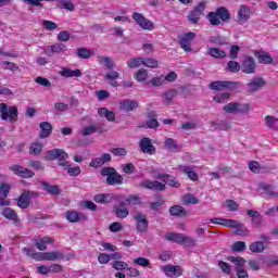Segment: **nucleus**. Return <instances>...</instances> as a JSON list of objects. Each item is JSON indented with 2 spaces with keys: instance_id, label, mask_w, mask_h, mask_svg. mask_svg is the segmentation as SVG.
Masks as SVG:
<instances>
[{
  "instance_id": "1",
  "label": "nucleus",
  "mask_w": 278,
  "mask_h": 278,
  "mask_svg": "<svg viewBox=\"0 0 278 278\" xmlns=\"http://www.w3.org/2000/svg\"><path fill=\"white\" fill-rule=\"evenodd\" d=\"M164 240L175 242L176 244H188L189 247H194V244H197L194 239L179 232H167L164 235Z\"/></svg>"
},
{
  "instance_id": "2",
  "label": "nucleus",
  "mask_w": 278,
  "mask_h": 278,
  "mask_svg": "<svg viewBox=\"0 0 278 278\" xmlns=\"http://www.w3.org/2000/svg\"><path fill=\"white\" fill-rule=\"evenodd\" d=\"M0 118L2 121H9L10 123H16V121H18V108L0 103Z\"/></svg>"
},
{
  "instance_id": "3",
  "label": "nucleus",
  "mask_w": 278,
  "mask_h": 278,
  "mask_svg": "<svg viewBox=\"0 0 278 278\" xmlns=\"http://www.w3.org/2000/svg\"><path fill=\"white\" fill-rule=\"evenodd\" d=\"M100 175H102V177H106L109 186H121L123 184V176L116 173L114 167L102 168Z\"/></svg>"
},
{
  "instance_id": "4",
  "label": "nucleus",
  "mask_w": 278,
  "mask_h": 278,
  "mask_svg": "<svg viewBox=\"0 0 278 278\" xmlns=\"http://www.w3.org/2000/svg\"><path fill=\"white\" fill-rule=\"evenodd\" d=\"M251 104L249 103H228L224 106V112L227 114H249Z\"/></svg>"
},
{
  "instance_id": "5",
  "label": "nucleus",
  "mask_w": 278,
  "mask_h": 278,
  "mask_svg": "<svg viewBox=\"0 0 278 278\" xmlns=\"http://www.w3.org/2000/svg\"><path fill=\"white\" fill-rule=\"evenodd\" d=\"M139 188H143L144 190H153L154 192H162L166 190V185L157 180L144 179L139 182Z\"/></svg>"
},
{
  "instance_id": "6",
  "label": "nucleus",
  "mask_w": 278,
  "mask_h": 278,
  "mask_svg": "<svg viewBox=\"0 0 278 278\" xmlns=\"http://www.w3.org/2000/svg\"><path fill=\"white\" fill-rule=\"evenodd\" d=\"M132 18L141 29H146L147 31H153L155 29V24L138 12L132 13Z\"/></svg>"
},
{
  "instance_id": "7",
  "label": "nucleus",
  "mask_w": 278,
  "mask_h": 278,
  "mask_svg": "<svg viewBox=\"0 0 278 278\" xmlns=\"http://www.w3.org/2000/svg\"><path fill=\"white\" fill-rule=\"evenodd\" d=\"M9 170H11L15 175H17V177H22V179H31V177H34V175H36L29 168L24 167L18 164L9 166Z\"/></svg>"
},
{
  "instance_id": "8",
  "label": "nucleus",
  "mask_w": 278,
  "mask_h": 278,
  "mask_svg": "<svg viewBox=\"0 0 278 278\" xmlns=\"http://www.w3.org/2000/svg\"><path fill=\"white\" fill-rule=\"evenodd\" d=\"M205 11V2H200L194 10H192L188 16L187 20L189 23H192V25H197L199 23V18H201L203 12Z\"/></svg>"
},
{
  "instance_id": "9",
  "label": "nucleus",
  "mask_w": 278,
  "mask_h": 278,
  "mask_svg": "<svg viewBox=\"0 0 278 278\" xmlns=\"http://www.w3.org/2000/svg\"><path fill=\"white\" fill-rule=\"evenodd\" d=\"M161 270L164 271V275H166V277L170 278H177L184 275V268H181V266L178 265H163L161 266Z\"/></svg>"
},
{
  "instance_id": "10",
  "label": "nucleus",
  "mask_w": 278,
  "mask_h": 278,
  "mask_svg": "<svg viewBox=\"0 0 278 278\" xmlns=\"http://www.w3.org/2000/svg\"><path fill=\"white\" fill-rule=\"evenodd\" d=\"M249 18H251V8L247 4H241L237 12V23L244 25Z\"/></svg>"
},
{
  "instance_id": "11",
  "label": "nucleus",
  "mask_w": 278,
  "mask_h": 278,
  "mask_svg": "<svg viewBox=\"0 0 278 278\" xmlns=\"http://www.w3.org/2000/svg\"><path fill=\"white\" fill-rule=\"evenodd\" d=\"M197 34L192 31L181 35L179 41L181 49H184V51H186L187 53H190V51H192L190 42H192V40H194Z\"/></svg>"
},
{
  "instance_id": "12",
  "label": "nucleus",
  "mask_w": 278,
  "mask_h": 278,
  "mask_svg": "<svg viewBox=\"0 0 278 278\" xmlns=\"http://www.w3.org/2000/svg\"><path fill=\"white\" fill-rule=\"evenodd\" d=\"M134 220L137 223V231L139 233H144L149 229V219L147 216L140 212L134 215Z\"/></svg>"
},
{
  "instance_id": "13",
  "label": "nucleus",
  "mask_w": 278,
  "mask_h": 278,
  "mask_svg": "<svg viewBox=\"0 0 278 278\" xmlns=\"http://www.w3.org/2000/svg\"><path fill=\"white\" fill-rule=\"evenodd\" d=\"M155 179L163 180L164 184L169 186L170 188H181V182L175 177L169 174H156Z\"/></svg>"
},
{
  "instance_id": "14",
  "label": "nucleus",
  "mask_w": 278,
  "mask_h": 278,
  "mask_svg": "<svg viewBox=\"0 0 278 278\" xmlns=\"http://www.w3.org/2000/svg\"><path fill=\"white\" fill-rule=\"evenodd\" d=\"M45 160L47 161H53V160H68V153H66L64 150L62 149H53V150H49L46 155H45Z\"/></svg>"
},
{
  "instance_id": "15",
  "label": "nucleus",
  "mask_w": 278,
  "mask_h": 278,
  "mask_svg": "<svg viewBox=\"0 0 278 278\" xmlns=\"http://www.w3.org/2000/svg\"><path fill=\"white\" fill-rule=\"evenodd\" d=\"M255 67V59H253V56H247L241 64V71L247 75H253Z\"/></svg>"
},
{
  "instance_id": "16",
  "label": "nucleus",
  "mask_w": 278,
  "mask_h": 278,
  "mask_svg": "<svg viewBox=\"0 0 278 278\" xmlns=\"http://www.w3.org/2000/svg\"><path fill=\"white\" fill-rule=\"evenodd\" d=\"M138 101L132 99H123L119 101V110L122 112H134V110H138Z\"/></svg>"
},
{
  "instance_id": "17",
  "label": "nucleus",
  "mask_w": 278,
  "mask_h": 278,
  "mask_svg": "<svg viewBox=\"0 0 278 278\" xmlns=\"http://www.w3.org/2000/svg\"><path fill=\"white\" fill-rule=\"evenodd\" d=\"M139 147L142 153H148L149 155L155 154V146H153L151 138H142L139 142Z\"/></svg>"
},
{
  "instance_id": "18",
  "label": "nucleus",
  "mask_w": 278,
  "mask_h": 278,
  "mask_svg": "<svg viewBox=\"0 0 278 278\" xmlns=\"http://www.w3.org/2000/svg\"><path fill=\"white\" fill-rule=\"evenodd\" d=\"M108 162H112V155L110 153H104L99 157L92 159L89 166L91 168H101L103 164H108Z\"/></svg>"
},
{
  "instance_id": "19",
  "label": "nucleus",
  "mask_w": 278,
  "mask_h": 278,
  "mask_svg": "<svg viewBox=\"0 0 278 278\" xmlns=\"http://www.w3.org/2000/svg\"><path fill=\"white\" fill-rule=\"evenodd\" d=\"M208 88H211V90H227V88L231 89V88H236V83L233 81H225V80H217V81H213L208 85Z\"/></svg>"
},
{
  "instance_id": "20",
  "label": "nucleus",
  "mask_w": 278,
  "mask_h": 278,
  "mask_svg": "<svg viewBox=\"0 0 278 278\" xmlns=\"http://www.w3.org/2000/svg\"><path fill=\"white\" fill-rule=\"evenodd\" d=\"M8 194H10V185L0 182V205L2 207H8V205H10V201L5 200Z\"/></svg>"
},
{
  "instance_id": "21",
  "label": "nucleus",
  "mask_w": 278,
  "mask_h": 278,
  "mask_svg": "<svg viewBox=\"0 0 278 278\" xmlns=\"http://www.w3.org/2000/svg\"><path fill=\"white\" fill-rule=\"evenodd\" d=\"M211 223L214 225H222L223 227H227L228 229H236L240 222L235 219H225V218H211Z\"/></svg>"
},
{
  "instance_id": "22",
  "label": "nucleus",
  "mask_w": 278,
  "mask_h": 278,
  "mask_svg": "<svg viewBox=\"0 0 278 278\" xmlns=\"http://www.w3.org/2000/svg\"><path fill=\"white\" fill-rule=\"evenodd\" d=\"M266 81L264 78H254L247 85L248 92H257L261 88H264Z\"/></svg>"
},
{
  "instance_id": "23",
  "label": "nucleus",
  "mask_w": 278,
  "mask_h": 278,
  "mask_svg": "<svg viewBox=\"0 0 278 278\" xmlns=\"http://www.w3.org/2000/svg\"><path fill=\"white\" fill-rule=\"evenodd\" d=\"M93 201L96 203L108 205V203H112V201H114V194H112V193H98L93 197Z\"/></svg>"
},
{
  "instance_id": "24",
  "label": "nucleus",
  "mask_w": 278,
  "mask_h": 278,
  "mask_svg": "<svg viewBox=\"0 0 278 278\" xmlns=\"http://www.w3.org/2000/svg\"><path fill=\"white\" fill-rule=\"evenodd\" d=\"M260 64H273V56L266 51H257L254 53Z\"/></svg>"
},
{
  "instance_id": "25",
  "label": "nucleus",
  "mask_w": 278,
  "mask_h": 278,
  "mask_svg": "<svg viewBox=\"0 0 278 278\" xmlns=\"http://www.w3.org/2000/svg\"><path fill=\"white\" fill-rule=\"evenodd\" d=\"M41 129L39 134V138H49L51 136V131H53V126L49 122H42L39 124Z\"/></svg>"
},
{
  "instance_id": "26",
  "label": "nucleus",
  "mask_w": 278,
  "mask_h": 278,
  "mask_svg": "<svg viewBox=\"0 0 278 278\" xmlns=\"http://www.w3.org/2000/svg\"><path fill=\"white\" fill-rule=\"evenodd\" d=\"M177 89H168L162 94V99L165 105H172L173 99L177 97Z\"/></svg>"
},
{
  "instance_id": "27",
  "label": "nucleus",
  "mask_w": 278,
  "mask_h": 278,
  "mask_svg": "<svg viewBox=\"0 0 278 278\" xmlns=\"http://www.w3.org/2000/svg\"><path fill=\"white\" fill-rule=\"evenodd\" d=\"M65 218L70 223H78V220H86V216L75 211H67L65 213Z\"/></svg>"
},
{
  "instance_id": "28",
  "label": "nucleus",
  "mask_w": 278,
  "mask_h": 278,
  "mask_svg": "<svg viewBox=\"0 0 278 278\" xmlns=\"http://www.w3.org/2000/svg\"><path fill=\"white\" fill-rule=\"evenodd\" d=\"M98 114L101 118H106L110 123H114L116 121V114L113 111H109L108 108L99 109Z\"/></svg>"
},
{
  "instance_id": "29",
  "label": "nucleus",
  "mask_w": 278,
  "mask_h": 278,
  "mask_svg": "<svg viewBox=\"0 0 278 278\" xmlns=\"http://www.w3.org/2000/svg\"><path fill=\"white\" fill-rule=\"evenodd\" d=\"M59 75H61V77H65V78L81 77V71L63 67L62 71L59 72Z\"/></svg>"
},
{
  "instance_id": "30",
  "label": "nucleus",
  "mask_w": 278,
  "mask_h": 278,
  "mask_svg": "<svg viewBox=\"0 0 278 278\" xmlns=\"http://www.w3.org/2000/svg\"><path fill=\"white\" fill-rule=\"evenodd\" d=\"M53 242H55L53 238L43 237L35 241V247H37L39 251H47V244H53Z\"/></svg>"
},
{
  "instance_id": "31",
  "label": "nucleus",
  "mask_w": 278,
  "mask_h": 278,
  "mask_svg": "<svg viewBox=\"0 0 278 278\" xmlns=\"http://www.w3.org/2000/svg\"><path fill=\"white\" fill-rule=\"evenodd\" d=\"M207 54L211 55V58H214L215 60H223V58H227V52L214 47L208 48Z\"/></svg>"
},
{
  "instance_id": "32",
  "label": "nucleus",
  "mask_w": 278,
  "mask_h": 278,
  "mask_svg": "<svg viewBox=\"0 0 278 278\" xmlns=\"http://www.w3.org/2000/svg\"><path fill=\"white\" fill-rule=\"evenodd\" d=\"M164 148L167 151H173L174 153H176V151H179V143H177V140L173 138H165Z\"/></svg>"
},
{
  "instance_id": "33",
  "label": "nucleus",
  "mask_w": 278,
  "mask_h": 278,
  "mask_svg": "<svg viewBox=\"0 0 278 278\" xmlns=\"http://www.w3.org/2000/svg\"><path fill=\"white\" fill-rule=\"evenodd\" d=\"M1 214L4 218H8V220H13V223L18 220V215H16V212L11 207H4Z\"/></svg>"
},
{
  "instance_id": "34",
  "label": "nucleus",
  "mask_w": 278,
  "mask_h": 278,
  "mask_svg": "<svg viewBox=\"0 0 278 278\" xmlns=\"http://www.w3.org/2000/svg\"><path fill=\"white\" fill-rule=\"evenodd\" d=\"M265 249L266 247L262 241H255L249 245V251H251V253H264Z\"/></svg>"
},
{
  "instance_id": "35",
  "label": "nucleus",
  "mask_w": 278,
  "mask_h": 278,
  "mask_svg": "<svg viewBox=\"0 0 278 278\" xmlns=\"http://www.w3.org/2000/svg\"><path fill=\"white\" fill-rule=\"evenodd\" d=\"M169 214L170 216L181 217V216H186L187 212H186V208H184V206L174 205L169 208Z\"/></svg>"
},
{
  "instance_id": "36",
  "label": "nucleus",
  "mask_w": 278,
  "mask_h": 278,
  "mask_svg": "<svg viewBox=\"0 0 278 278\" xmlns=\"http://www.w3.org/2000/svg\"><path fill=\"white\" fill-rule=\"evenodd\" d=\"M30 202L31 201L27 197V193L23 192L18 198L17 205L18 207H21V210H27V207H29Z\"/></svg>"
},
{
  "instance_id": "37",
  "label": "nucleus",
  "mask_w": 278,
  "mask_h": 278,
  "mask_svg": "<svg viewBox=\"0 0 278 278\" xmlns=\"http://www.w3.org/2000/svg\"><path fill=\"white\" fill-rule=\"evenodd\" d=\"M41 186L48 192V194H60L61 190L60 187L56 185H49L48 182L43 181L41 182Z\"/></svg>"
},
{
  "instance_id": "38",
  "label": "nucleus",
  "mask_w": 278,
  "mask_h": 278,
  "mask_svg": "<svg viewBox=\"0 0 278 278\" xmlns=\"http://www.w3.org/2000/svg\"><path fill=\"white\" fill-rule=\"evenodd\" d=\"M76 55L81 60H88L92 58V51L88 48H78L76 51Z\"/></svg>"
},
{
  "instance_id": "39",
  "label": "nucleus",
  "mask_w": 278,
  "mask_h": 278,
  "mask_svg": "<svg viewBox=\"0 0 278 278\" xmlns=\"http://www.w3.org/2000/svg\"><path fill=\"white\" fill-rule=\"evenodd\" d=\"M118 77H121V74H118V72L116 71H112L105 74V79H109V81H111V86H113V88H116V86H118V84L116 83V79H118Z\"/></svg>"
},
{
  "instance_id": "40",
  "label": "nucleus",
  "mask_w": 278,
  "mask_h": 278,
  "mask_svg": "<svg viewBox=\"0 0 278 278\" xmlns=\"http://www.w3.org/2000/svg\"><path fill=\"white\" fill-rule=\"evenodd\" d=\"M134 77L137 81L142 83L146 79H149V72L144 68H140L134 74Z\"/></svg>"
},
{
  "instance_id": "41",
  "label": "nucleus",
  "mask_w": 278,
  "mask_h": 278,
  "mask_svg": "<svg viewBox=\"0 0 278 278\" xmlns=\"http://www.w3.org/2000/svg\"><path fill=\"white\" fill-rule=\"evenodd\" d=\"M64 256L58 251L46 252V262H56V260H62Z\"/></svg>"
},
{
  "instance_id": "42",
  "label": "nucleus",
  "mask_w": 278,
  "mask_h": 278,
  "mask_svg": "<svg viewBox=\"0 0 278 278\" xmlns=\"http://www.w3.org/2000/svg\"><path fill=\"white\" fill-rule=\"evenodd\" d=\"M122 205H140V197L138 195H128Z\"/></svg>"
},
{
  "instance_id": "43",
  "label": "nucleus",
  "mask_w": 278,
  "mask_h": 278,
  "mask_svg": "<svg viewBox=\"0 0 278 278\" xmlns=\"http://www.w3.org/2000/svg\"><path fill=\"white\" fill-rule=\"evenodd\" d=\"M217 16H219L220 21L227 22L230 18L229 11L225 7H220L216 10Z\"/></svg>"
},
{
  "instance_id": "44",
  "label": "nucleus",
  "mask_w": 278,
  "mask_h": 278,
  "mask_svg": "<svg viewBox=\"0 0 278 278\" xmlns=\"http://www.w3.org/2000/svg\"><path fill=\"white\" fill-rule=\"evenodd\" d=\"M98 62H99V64H102L106 68H114V62L109 56L100 55V56H98Z\"/></svg>"
},
{
  "instance_id": "45",
  "label": "nucleus",
  "mask_w": 278,
  "mask_h": 278,
  "mask_svg": "<svg viewBox=\"0 0 278 278\" xmlns=\"http://www.w3.org/2000/svg\"><path fill=\"white\" fill-rule=\"evenodd\" d=\"M29 153L30 155H40L42 153V143L40 142H34L29 147Z\"/></svg>"
},
{
  "instance_id": "46",
  "label": "nucleus",
  "mask_w": 278,
  "mask_h": 278,
  "mask_svg": "<svg viewBox=\"0 0 278 278\" xmlns=\"http://www.w3.org/2000/svg\"><path fill=\"white\" fill-rule=\"evenodd\" d=\"M64 51H66V45L54 43L51 46V51L48 54L52 55L53 53H64Z\"/></svg>"
},
{
  "instance_id": "47",
  "label": "nucleus",
  "mask_w": 278,
  "mask_h": 278,
  "mask_svg": "<svg viewBox=\"0 0 278 278\" xmlns=\"http://www.w3.org/2000/svg\"><path fill=\"white\" fill-rule=\"evenodd\" d=\"M150 84L154 88H160L161 86H164V84H166L165 80H164V75L152 77L150 79Z\"/></svg>"
},
{
  "instance_id": "48",
  "label": "nucleus",
  "mask_w": 278,
  "mask_h": 278,
  "mask_svg": "<svg viewBox=\"0 0 278 278\" xmlns=\"http://www.w3.org/2000/svg\"><path fill=\"white\" fill-rule=\"evenodd\" d=\"M115 215L117 218H127L129 216V210L122 203L121 206L115 210Z\"/></svg>"
},
{
  "instance_id": "49",
  "label": "nucleus",
  "mask_w": 278,
  "mask_h": 278,
  "mask_svg": "<svg viewBox=\"0 0 278 278\" xmlns=\"http://www.w3.org/2000/svg\"><path fill=\"white\" fill-rule=\"evenodd\" d=\"M128 68H138L139 66H143V58H135L127 62Z\"/></svg>"
},
{
  "instance_id": "50",
  "label": "nucleus",
  "mask_w": 278,
  "mask_h": 278,
  "mask_svg": "<svg viewBox=\"0 0 278 278\" xmlns=\"http://www.w3.org/2000/svg\"><path fill=\"white\" fill-rule=\"evenodd\" d=\"M235 229V233L237 236H249V229L247 228V226H244V224L240 222L238 223V226Z\"/></svg>"
},
{
  "instance_id": "51",
  "label": "nucleus",
  "mask_w": 278,
  "mask_h": 278,
  "mask_svg": "<svg viewBox=\"0 0 278 278\" xmlns=\"http://www.w3.org/2000/svg\"><path fill=\"white\" fill-rule=\"evenodd\" d=\"M210 42L212 45H218V46H223V45H227V38L217 35V36H213L210 38Z\"/></svg>"
},
{
  "instance_id": "52",
  "label": "nucleus",
  "mask_w": 278,
  "mask_h": 278,
  "mask_svg": "<svg viewBox=\"0 0 278 278\" xmlns=\"http://www.w3.org/2000/svg\"><path fill=\"white\" fill-rule=\"evenodd\" d=\"M260 188H262V190H265V192H266V194H268V197L278 198V191H273V186H270L268 184H261Z\"/></svg>"
},
{
  "instance_id": "53",
  "label": "nucleus",
  "mask_w": 278,
  "mask_h": 278,
  "mask_svg": "<svg viewBox=\"0 0 278 278\" xmlns=\"http://www.w3.org/2000/svg\"><path fill=\"white\" fill-rule=\"evenodd\" d=\"M228 260L232 263L236 264L237 268H242L244 264H247V261L241 257V256H230Z\"/></svg>"
},
{
  "instance_id": "54",
  "label": "nucleus",
  "mask_w": 278,
  "mask_h": 278,
  "mask_svg": "<svg viewBox=\"0 0 278 278\" xmlns=\"http://www.w3.org/2000/svg\"><path fill=\"white\" fill-rule=\"evenodd\" d=\"M247 243L244 241H237L232 244L231 250L235 253H241V251H245Z\"/></svg>"
},
{
  "instance_id": "55",
  "label": "nucleus",
  "mask_w": 278,
  "mask_h": 278,
  "mask_svg": "<svg viewBox=\"0 0 278 278\" xmlns=\"http://www.w3.org/2000/svg\"><path fill=\"white\" fill-rule=\"evenodd\" d=\"M143 66H147V68H157L159 62L153 58H143Z\"/></svg>"
},
{
  "instance_id": "56",
  "label": "nucleus",
  "mask_w": 278,
  "mask_h": 278,
  "mask_svg": "<svg viewBox=\"0 0 278 278\" xmlns=\"http://www.w3.org/2000/svg\"><path fill=\"white\" fill-rule=\"evenodd\" d=\"M132 264H137V266H142L143 268H148V266H151V262L144 257L134 258Z\"/></svg>"
},
{
  "instance_id": "57",
  "label": "nucleus",
  "mask_w": 278,
  "mask_h": 278,
  "mask_svg": "<svg viewBox=\"0 0 278 278\" xmlns=\"http://www.w3.org/2000/svg\"><path fill=\"white\" fill-rule=\"evenodd\" d=\"M241 68L242 66H240V63L236 61H229L227 64V71L230 73H238Z\"/></svg>"
},
{
  "instance_id": "58",
  "label": "nucleus",
  "mask_w": 278,
  "mask_h": 278,
  "mask_svg": "<svg viewBox=\"0 0 278 278\" xmlns=\"http://www.w3.org/2000/svg\"><path fill=\"white\" fill-rule=\"evenodd\" d=\"M112 267L115 270H127V268H129V264L123 261H115L112 263Z\"/></svg>"
},
{
  "instance_id": "59",
  "label": "nucleus",
  "mask_w": 278,
  "mask_h": 278,
  "mask_svg": "<svg viewBox=\"0 0 278 278\" xmlns=\"http://www.w3.org/2000/svg\"><path fill=\"white\" fill-rule=\"evenodd\" d=\"M211 127L213 129H220L222 131H227V129L231 128V125H227V124H225L223 122H219V123L218 122H213L211 124Z\"/></svg>"
},
{
  "instance_id": "60",
  "label": "nucleus",
  "mask_w": 278,
  "mask_h": 278,
  "mask_svg": "<svg viewBox=\"0 0 278 278\" xmlns=\"http://www.w3.org/2000/svg\"><path fill=\"white\" fill-rule=\"evenodd\" d=\"M2 64L4 65L3 67L4 71H12V73L20 71L18 65H16V63L14 62L4 61L2 62Z\"/></svg>"
},
{
  "instance_id": "61",
  "label": "nucleus",
  "mask_w": 278,
  "mask_h": 278,
  "mask_svg": "<svg viewBox=\"0 0 278 278\" xmlns=\"http://www.w3.org/2000/svg\"><path fill=\"white\" fill-rule=\"evenodd\" d=\"M225 206L228 212H238V208L240 207V205L233 200H227Z\"/></svg>"
},
{
  "instance_id": "62",
  "label": "nucleus",
  "mask_w": 278,
  "mask_h": 278,
  "mask_svg": "<svg viewBox=\"0 0 278 278\" xmlns=\"http://www.w3.org/2000/svg\"><path fill=\"white\" fill-rule=\"evenodd\" d=\"M35 84H38L39 86H43V88H51V81L49 79L38 76L35 78Z\"/></svg>"
},
{
  "instance_id": "63",
  "label": "nucleus",
  "mask_w": 278,
  "mask_h": 278,
  "mask_svg": "<svg viewBox=\"0 0 278 278\" xmlns=\"http://www.w3.org/2000/svg\"><path fill=\"white\" fill-rule=\"evenodd\" d=\"M182 201L184 203L191 204V205H197V203H199V199H197V197L190 193L182 197Z\"/></svg>"
},
{
  "instance_id": "64",
  "label": "nucleus",
  "mask_w": 278,
  "mask_h": 278,
  "mask_svg": "<svg viewBox=\"0 0 278 278\" xmlns=\"http://www.w3.org/2000/svg\"><path fill=\"white\" fill-rule=\"evenodd\" d=\"M208 21L211 23V25H220V17L218 16V14L215 12H212L208 14Z\"/></svg>"
}]
</instances>
